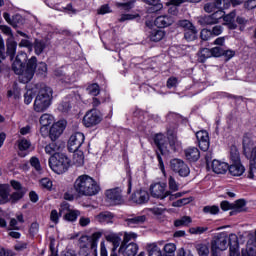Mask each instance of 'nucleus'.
Listing matches in <instances>:
<instances>
[{
  "instance_id": "obj_9",
  "label": "nucleus",
  "mask_w": 256,
  "mask_h": 256,
  "mask_svg": "<svg viewBox=\"0 0 256 256\" xmlns=\"http://www.w3.org/2000/svg\"><path fill=\"white\" fill-rule=\"evenodd\" d=\"M83 143H85V135L81 132H76L70 136L68 141V150L77 151Z\"/></svg>"
},
{
  "instance_id": "obj_61",
  "label": "nucleus",
  "mask_w": 256,
  "mask_h": 256,
  "mask_svg": "<svg viewBox=\"0 0 256 256\" xmlns=\"http://www.w3.org/2000/svg\"><path fill=\"white\" fill-rule=\"evenodd\" d=\"M200 37H201L202 41H209V39H211L213 37V34H212L211 30L203 29L200 32Z\"/></svg>"
},
{
  "instance_id": "obj_18",
  "label": "nucleus",
  "mask_w": 256,
  "mask_h": 256,
  "mask_svg": "<svg viewBox=\"0 0 256 256\" xmlns=\"http://www.w3.org/2000/svg\"><path fill=\"white\" fill-rule=\"evenodd\" d=\"M32 47L36 55H41L45 49L49 47V41L43 39H35Z\"/></svg>"
},
{
  "instance_id": "obj_50",
  "label": "nucleus",
  "mask_w": 256,
  "mask_h": 256,
  "mask_svg": "<svg viewBox=\"0 0 256 256\" xmlns=\"http://www.w3.org/2000/svg\"><path fill=\"white\" fill-rule=\"evenodd\" d=\"M232 205H234L233 209L237 213H241V211H243V207H245V205H247V202H245V199H239L235 203H232Z\"/></svg>"
},
{
  "instance_id": "obj_40",
  "label": "nucleus",
  "mask_w": 256,
  "mask_h": 256,
  "mask_svg": "<svg viewBox=\"0 0 256 256\" xmlns=\"http://www.w3.org/2000/svg\"><path fill=\"white\" fill-rule=\"evenodd\" d=\"M213 57V53H211V49L209 48H202L200 50V61L201 63H205L207 59Z\"/></svg>"
},
{
  "instance_id": "obj_30",
  "label": "nucleus",
  "mask_w": 256,
  "mask_h": 256,
  "mask_svg": "<svg viewBox=\"0 0 256 256\" xmlns=\"http://www.w3.org/2000/svg\"><path fill=\"white\" fill-rule=\"evenodd\" d=\"M106 241L109 243H112L113 248L112 251L116 252L119 245H121V237H119L117 234H108L106 235Z\"/></svg>"
},
{
  "instance_id": "obj_53",
  "label": "nucleus",
  "mask_w": 256,
  "mask_h": 256,
  "mask_svg": "<svg viewBox=\"0 0 256 256\" xmlns=\"http://www.w3.org/2000/svg\"><path fill=\"white\" fill-rule=\"evenodd\" d=\"M251 147H253V142L247 137L243 139V149L244 154L247 155L251 151Z\"/></svg>"
},
{
  "instance_id": "obj_46",
  "label": "nucleus",
  "mask_w": 256,
  "mask_h": 256,
  "mask_svg": "<svg viewBox=\"0 0 256 256\" xmlns=\"http://www.w3.org/2000/svg\"><path fill=\"white\" fill-rule=\"evenodd\" d=\"M168 187L170 190V193L173 192L175 193V191H179V183H177V181H175V178H173V176H170L168 179Z\"/></svg>"
},
{
  "instance_id": "obj_58",
  "label": "nucleus",
  "mask_w": 256,
  "mask_h": 256,
  "mask_svg": "<svg viewBox=\"0 0 256 256\" xmlns=\"http://www.w3.org/2000/svg\"><path fill=\"white\" fill-rule=\"evenodd\" d=\"M40 185L43 187V189H47L48 191H51V188L53 187V182L49 178H42L40 180Z\"/></svg>"
},
{
  "instance_id": "obj_14",
  "label": "nucleus",
  "mask_w": 256,
  "mask_h": 256,
  "mask_svg": "<svg viewBox=\"0 0 256 256\" xmlns=\"http://www.w3.org/2000/svg\"><path fill=\"white\" fill-rule=\"evenodd\" d=\"M63 131H65V125H63V123L58 122L53 124L49 131V137L51 141H57V138L61 137Z\"/></svg>"
},
{
  "instance_id": "obj_64",
  "label": "nucleus",
  "mask_w": 256,
  "mask_h": 256,
  "mask_svg": "<svg viewBox=\"0 0 256 256\" xmlns=\"http://www.w3.org/2000/svg\"><path fill=\"white\" fill-rule=\"evenodd\" d=\"M210 31L212 33V37H219V35H221V33H223V26L216 25Z\"/></svg>"
},
{
  "instance_id": "obj_59",
  "label": "nucleus",
  "mask_w": 256,
  "mask_h": 256,
  "mask_svg": "<svg viewBox=\"0 0 256 256\" xmlns=\"http://www.w3.org/2000/svg\"><path fill=\"white\" fill-rule=\"evenodd\" d=\"M0 31L4 33V35H7L9 39H15L13 36V30H11V27L7 25H0Z\"/></svg>"
},
{
  "instance_id": "obj_44",
  "label": "nucleus",
  "mask_w": 256,
  "mask_h": 256,
  "mask_svg": "<svg viewBox=\"0 0 256 256\" xmlns=\"http://www.w3.org/2000/svg\"><path fill=\"white\" fill-rule=\"evenodd\" d=\"M214 3L216 4L217 9L220 11L229 9V7H231L229 0H214Z\"/></svg>"
},
{
  "instance_id": "obj_29",
  "label": "nucleus",
  "mask_w": 256,
  "mask_h": 256,
  "mask_svg": "<svg viewBox=\"0 0 256 256\" xmlns=\"http://www.w3.org/2000/svg\"><path fill=\"white\" fill-rule=\"evenodd\" d=\"M113 213L111 212H102L95 216L96 221L98 223H113Z\"/></svg>"
},
{
  "instance_id": "obj_4",
  "label": "nucleus",
  "mask_w": 256,
  "mask_h": 256,
  "mask_svg": "<svg viewBox=\"0 0 256 256\" xmlns=\"http://www.w3.org/2000/svg\"><path fill=\"white\" fill-rule=\"evenodd\" d=\"M49 166L58 175L65 173L71 167V159L65 154H58L49 158Z\"/></svg>"
},
{
  "instance_id": "obj_7",
  "label": "nucleus",
  "mask_w": 256,
  "mask_h": 256,
  "mask_svg": "<svg viewBox=\"0 0 256 256\" xmlns=\"http://www.w3.org/2000/svg\"><path fill=\"white\" fill-rule=\"evenodd\" d=\"M170 167L174 173H178L180 177H188L191 170L189 166L181 159H173L170 161Z\"/></svg>"
},
{
  "instance_id": "obj_43",
  "label": "nucleus",
  "mask_w": 256,
  "mask_h": 256,
  "mask_svg": "<svg viewBox=\"0 0 256 256\" xmlns=\"http://www.w3.org/2000/svg\"><path fill=\"white\" fill-rule=\"evenodd\" d=\"M201 25H217L216 18L211 15L204 16L200 19Z\"/></svg>"
},
{
  "instance_id": "obj_26",
  "label": "nucleus",
  "mask_w": 256,
  "mask_h": 256,
  "mask_svg": "<svg viewBox=\"0 0 256 256\" xmlns=\"http://www.w3.org/2000/svg\"><path fill=\"white\" fill-rule=\"evenodd\" d=\"M158 245H163V241L147 245V251L149 253V256H163V254L161 253V248H159Z\"/></svg>"
},
{
  "instance_id": "obj_38",
  "label": "nucleus",
  "mask_w": 256,
  "mask_h": 256,
  "mask_svg": "<svg viewBox=\"0 0 256 256\" xmlns=\"http://www.w3.org/2000/svg\"><path fill=\"white\" fill-rule=\"evenodd\" d=\"M163 251H164L163 256H175V251H177V246H175V244L173 243L165 244Z\"/></svg>"
},
{
  "instance_id": "obj_47",
  "label": "nucleus",
  "mask_w": 256,
  "mask_h": 256,
  "mask_svg": "<svg viewBox=\"0 0 256 256\" xmlns=\"http://www.w3.org/2000/svg\"><path fill=\"white\" fill-rule=\"evenodd\" d=\"M31 147V142L25 138L18 140V149L19 151H27Z\"/></svg>"
},
{
  "instance_id": "obj_27",
  "label": "nucleus",
  "mask_w": 256,
  "mask_h": 256,
  "mask_svg": "<svg viewBox=\"0 0 256 256\" xmlns=\"http://www.w3.org/2000/svg\"><path fill=\"white\" fill-rule=\"evenodd\" d=\"M144 3L151 5V7L148 8V13H157L163 9V3H161V0H144Z\"/></svg>"
},
{
  "instance_id": "obj_28",
  "label": "nucleus",
  "mask_w": 256,
  "mask_h": 256,
  "mask_svg": "<svg viewBox=\"0 0 256 256\" xmlns=\"http://www.w3.org/2000/svg\"><path fill=\"white\" fill-rule=\"evenodd\" d=\"M145 221H147V217L145 215L134 216V217L128 218L126 220L127 225L129 227H137V225H143V223H145Z\"/></svg>"
},
{
  "instance_id": "obj_60",
  "label": "nucleus",
  "mask_w": 256,
  "mask_h": 256,
  "mask_svg": "<svg viewBox=\"0 0 256 256\" xmlns=\"http://www.w3.org/2000/svg\"><path fill=\"white\" fill-rule=\"evenodd\" d=\"M77 217H79V211L73 210V211L68 212L65 215V220L66 221H77Z\"/></svg>"
},
{
  "instance_id": "obj_15",
  "label": "nucleus",
  "mask_w": 256,
  "mask_h": 256,
  "mask_svg": "<svg viewBox=\"0 0 256 256\" xmlns=\"http://www.w3.org/2000/svg\"><path fill=\"white\" fill-rule=\"evenodd\" d=\"M137 251H139V246L133 242L129 244L122 243L119 248V252L125 253L127 256H136Z\"/></svg>"
},
{
  "instance_id": "obj_20",
  "label": "nucleus",
  "mask_w": 256,
  "mask_h": 256,
  "mask_svg": "<svg viewBox=\"0 0 256 256\" xmlns=\"http://www.w3.org/2000/svg\"><path fill=\"white\" fill-rule=\"evenodd\" d=\"M185 157L188 161L195 162L199 161L201 153L199 152V149H197V147H190L185 150Z\"/></svg>"
},
{
  "instance_id": "obj_3",
  "label": "nucleus",
  "mask_w": 256,
  "mask_h": 256,
  "mask_svg": "<svg viewBox=\"0 0 256 256\" xmlns=\"http://www.w3.org/2000/svg\"><path fill=\"white\" fill-rule=\"evenodd\" d=\"M53 99V90L49 86H43L34 100V111L36 113H43L51 107V100Z\"/></svg>"
},
{
  "instance_id": "obj_63",
  "label": "nucleus",
  "mask_w": 256,
  "mask_h": 256,
  "mask_svg": "<svg viewBox=\"0 0 256 256\" xmlns=\"http://www.w3.org/2000/svg\"><path fill=\"white\" fill-rule=\"evenodd\" d=\"M30 164L36 171H41V162H39V158L37 157H32L30 159Z\"/></svg>"
},
{
  "instance_id": "obj_42",
  "label": "nucleus",
  "mask_w": 256,
  "mask_h": 256,
  "mask_svg": "<svg viewBox=\"0 0 256 256\" xmlns=\"http://www.w3.org/2000/svg\"><path fill=\"white\" fill-rule=\"evenodd\" d=\"M196 250L200 256H209V246L207 244H197Z\"/></svg>"
},
{
  "instance_id": "obj_33",
  "label": "nucleus",
  "mask_w": 256,
  "mask_h": 256,
  "mask_svg": "<svg viewBox=\"0 0 256 256\" xmlns=\"http://www.w3.org/2000/svg\"><path fill=\"white\" fill-rule=\"evenodd\" d=\"M150 41H154L155 43L161 41L163 37H165V32L161 29H154L150 32Z\"/></svg>"
},
{
  "instance_id": "obj_11",
  "label": "nucleus",
  "mask_w": 256,
  "mask_h": 256,
  "mask_svg": "<svg viewBox=\"0 0 256 256\" xmlns=\"http://www.w3.org/2000/svg\"><path fill=\"white\" fill-rule=\"evenodd\" d=\"M130 201L132 203H136V205H143L149 201V192L147 190H136L130 197Z\"/></svg>"
},
{
  "instance_id": "obj_1",
  "label": "nucleus",
  "mask_w": 256,
  "mask_h": 256,
  "mask_svg": "<svg viewBox=\"0 0 256 256\" xmlns=\"http://www.w3.org/2000/svg\"><path fill=\"white\" fill-rule=\"evenodd\" d=\"M37 62V58L33 56L27 62V53L20 52L15 61L12 64V70L16 75H19L20 83H29L31 79H33V75H35V63ZM25 63L26 67H25Z\"/></svg>"
},
{
  "instance_id": "obj_22",
  "label": "nucleus",
  "mask_w": 256,
  "mask_h": 256,
  "mask_svg": "<svg viewBox=\"0 0 256 256\" xmlns=\"http://www.w3.org/2000/svg\"><path fill=\"white\" fill-rule=\"evenodd\" d=\"M254 173H256V146L251 150L248 179H255Z\"/></svg>"
},
{
  "instance_id": "obj_35",
  "label": "nucleus",
  "mask_w": 256,
  "mask_h": 256,
  "mask_svg": "<svg viewBox=\"0 0 256 256\" xmlns=\"http://www.w3.org/2000/svg\"><path fill=\"white\" fill-rule=\"evenodd\" d=\"M193 220L190 216H183L174 222L175 227H189Z\"/></svg>"
},
{
  "instance_id": "obj_2",
  "label": "nucleus",
  "mask_w": 256,
  "mask_h": 256,
  "mask_svg": "<svg viewBox=\"0 0 256 256\" xmlns=\"http://www.w3.org/2000/svg\"><path fill=\"white\" fill-rule=\"evenodd\" d=\"M74 189L79 197H93L97 195L101 188L97 181L89 175H80L74 182Z\"/></svg>"
},
{
  "instance_id": "obj_5",
  "label": "nucleus",
  "mask_w": 256,
  "mask_h": 256,
  "mask_svg": "<svg viewBox=\"0 0 256 256\" xmlns=\"http://www.w3.org/2000/svg\"><path fill=\"white\" fill-rule=\"evenodd\" d=\"M227 247H231V244H229V236L227 235V233H218L216 236L213 237L211 241V249L213 255H215L217 251H227Z\"/></svg>"
},
{
  "instance_id": "obj_32",
  "label": "nucleus",
  "mask_w": 256,
  "mask_h": 256,
  "mask_svg": "<svg viewBox=\"0 0 256 256\" xmlns=\"http://www.w3.org/2000/svg\"><path fill=\"white\" fill-rule=\"evenodd\" d=\"M51 123H53V116H51L50 114H43L40 117V125H42L40 131L41 133L43 131H47V127H49V125H51Z\"/></svg>"
},
{
  "instance_id": "obj_16",
  "label": "nucleus",
  "mask_w": 256,
  "mask_h": 256,
  "mask_svg": "<svg viewBox=\"0 0 256 256\" xmlns=\"http://www.w3.org/2000/svg\"><path fill=\"white\" fill-rule=\"evenodd\" d=\"M230 256H239V238L236 234L229 235Z\"/></svg>"
},
{
  "instance_id": "obj_57",
  "label": "nucleus",
  "mask_w": 256,
  "mask_h": 256,
  "mask_svg": "<svg viewBox=\"0 0 256 256\" xmlns=\"http://www.w3.org/2000/svg\"><path fill=\"white\" fill-rule=\"evenodd\" d=\"M134 1H129L126 3H116L117 7H120L121 9H123L124 11H131V9H133V5H134Z\"/></svg>"
},
{
  "instance_id": "obj_54",
  "label": "nucleus",
  "mask_w": 256,
  "mask_h": 256,
  "mask_svg": "<svg viewBox=\"0 0 256 256\" xmlns=\"http://www.w3.org/2000/svg\"><path fill=\"white\" fill-rule=\"evenodd\" d=\"M204 11L205 13H214L215 11H217V5L215 4V2H207L206 4H204Z\"/></svg>"
},
{
  "instance_id": "obj_49",
  "label": "nucleus",
  "mask_w": 256,
  "mask_h": 256,
  "mask_svg": "<svg viewBox=\"0 0 256 256\" xmlns=\"http://www.w3.org/2000/svg\"><path fill=\"white\" fill-rule=\"evenodd\" d=\"M87 91L90 95H93V97H97L99 95L101 89L99 88V85L94 83L88 86Z\"/></svg>"
},
{
  "instance_id": "obj_55",
  "label": "nucleus",
  "mask_w": 256,
  "mask_h": 256,
  "mask_svg": "<svg viewBox=\"0 0 256 256\" xmlns=\"http://www.w3.org/2000/svg\"><path fill=\"white\" fill-rule=\"evenodd\" d=\"M191 203V198H182L172 203V207H183L184 205H189Z\"/></svg>"
},
{
  "instance_id": "obj_17",
  "label": "nucleus",
  "mask_w": 256,
  "mask_h": 256,
  "mask_svg": "<svg viewBox=\"0 0 256 256\" xmlns=\"http://www.w3.org/2000/svg\"><path fill=\"white\" fill-rule=\"evenodd\" d=\"M228 171L233 177H241L245 173V166L241 162H235L228 166Z\"/></svg>"
},
{
  "instance_id": "obj_6",
  "label": "nucleus",
  "mask_w": 256,
  "mask_h": 256,
  "mask_svg": "<svg viewBox=\"0 0 256 256\" xmlns=\"http://www.w3.org/2000/svg\"><path fill=\"white\" fill-rule=\"evenodd\" d=\"M150 195L154 199H160V201H163L164 199H167L169 195H171V191H167V184L157 182V183L151 184Z\"/></svg>"
},
{
  "instance_id": "obj_52",
  "label": "nucleus",
  "mask_w": 256,
  "mask_h": 256,
  "mask_svg": "<svg viewBox=\"0 0 256 256\" xmlns=\"http://www.w3.org/2000/svg\"><path fill=\"white\" fill-rule=\"evenodd\" d=\"M178 26L182 27L184 29V32L188 31L189 29H192L195 27L193 23H191L189 20H180L178 21Z\"/></svg>"
},
{
  "instance_id": "obj_31",
  "label": "nucleus",
  "mask_w": 256,
  "mask_h": 256,
  "mask_svg": "<svg viewBox=\"0 0 256 256\" xmlns=\"http://www.w3.org/2000/svg\"><path fill=\"white\" fill-rule=\"evenodd\" d=\"M242 256H256V242L251 240L247 243L246 249L242 250Z\"/></svg>"
},
{
  "instance_id": "obj_8",
  "label": "nucleus",
  "mask_w": 256,
  "mask_h": 256,
  "mask_svg": "<svg viewBox=\"0 0 256 256\" xmlns=\"http://www.w3.org/2000/svg\"><path fill=\"white\" fill-rule=\"evenodd\" d=\"M105 195L112 205H123L125 203L123 190L119 187L107 190Z\"/></svg>"
},
{
  "instance_id": "obj_56",
  "label": "nucleus",
  "mask_w": 256,
  "mask_h": 256,
  "mask_svg": "<svg viewBox=\"0 0 256 256\" xmlns=\"http://www.w3.org/2000/svg\"><path fill=\"white\" fill-rule=\"evenodd\" d=\"M135 239H137V234L135 232H126L124 234L122 243H125V245H127V243H129V241H133Z\"/></svg>"
},
{
  "instance_id": "obj_10",
  "label": "nucleus",
  "mask_w": 256,
  "mask_h": 256,
  "mask_svg": "<svg viewBox=\"0 0 256 256\" xmlns=\"http://www.w3.org/2000/svg\"><path fill=\"white\" fill-rule=\"evenodd\" d=\"M100 123L101 115H99V112L95 109L88 111L83 118L85 127H95V125H99Z\"/></svg>"
},
{
  "instance_id": "obj_51",
  "label": "nucleus",
  "mask_w": 256,
  "mask_h": 256,
  "mask_svg": "<svg viewBox=\"0 0 256 256\" xmlns=\"http://www.w3.org/2000/svg\"><path fill=\"white\" fill-rule=\"evenodd\" d=\"M230 159L232 163H241V158L239 157V151L237 148H232L230 152Z\"/></svg>"
},
{
  "instance_id": "obj_24",
  "label": "nucleus",
  "mask_w": 256,
  "mask_h": 256,
  "mask_svg": "<svg viewBox=\"0 0 256 256\" xmlns=\"http://www.w3.org/2000/svg\"><path fill=\"white\" fill-rule=\"evenodd\" d=\"M70 153H74L72 158L73 165H76V167H82L85 163V155L83 154V151L76 150L70 151Z\"/></svg>"
},
{
  "instance_id": "obj_45",
  "label": "nucleus",
  "mask_w": 256,
  "mask_h": 256,
  "mask_svg": "<svg viewBox=\"0 0 256 256\" xmlns=\"http://www.w3.org/2000/svg\"><path fill=\"white\" fill-rule=\"evenodd\" d=\"M24 195H25V192L23 190H16V192L10 195L9 201H11V203H17V201L23 199Z\"/></svg>"
},
{
  "instance_id": "obj_21",
  "label": "nucleus",
  "mask_w": 256,
  "mask_h": 256,
  "mask_svg": "<svg viewBox=\"0 0 256 256\" xmlns=\"http://www.w3.org/2000/svg\"><path fill=\"white\" fill-rule=\"evenodd\" d=\"M7 51L6 54L10 56V61H13V57H15V53H17V43L15 38H8L6 41Z\"/></svg>"
},
{
  "instance_id": "obj_13",
  "label": "nucleus",
  "mask_w": 256,
  "mask_h": 256,
  "mask_svg": "<svg viewBox=\"0 0 256 256\" xmlns=\"http://www.w3.org/2000/svg\"><path fill=\"white\" fill-rule=\"evenodd\" d=\"M196 138L198 145L202 151H207L209 149V133L205 130L196 132Z\"/></svg>"
},
{
  "instance_id": "obj_36",
  "label": "nucleus",
  "mask_w": 256,
  "mask_h": 256,
  "mask_svg": "<svg viewBox=\"0 0 256 256\" xmlns=\"http://www.w3.org/2000/svg\"><path fill=\"white\" fill-rule=\"evenodd\" d=\"M184 39H186V41H195V39H197V28L193 26L192 28L186 30L184 32Z\"/></svg>"
},
{
  "instance_id": "obj_37",
  "label": "nucleus",
  "mask_w": 256,
  "mask_h": 256,
  "mask_svg": "<svg viewBox=\"0 0 256 256\" xmlns=\"http://www.w3.org/2000/svg\"><path fill=\"white\" fill-rule=\"evenodd\" d=\"M168 141H169V145H170L171 149H173V151H177V149H179L181 147V142L177 139V136H175L174 134H170L168 136Z\"/></svg>"
},
{
  "instance_id": "obj_25",
  "label": "nucleus",
  "mask_w": 256,
  "mask_h": 256,
  "mask_svg": "<svg viewBox=\"0 0 256 256\" xmlns=\"http://www.w3.org/2000/svg\"><path fill=\"white\" fill-rule=\"evenodd\" d=\"M10 193H11V187H9V185L7 184L0 185V199L2 203H8V201H10V198H11Z\"/></svg>"
},
{
  "instance_id": "obj_23",
  "label": "nucleus",
  "mask_w": 256,
  "mask_h": 256,
  "mask_svg": "<svg viewBox=\"0 0 256 256\" xmlns=\"http://www.w3.org/2000/svg\"><path fill=\"white\" fill-rule=\"evenodd\" d=\"M60 151H61V145H59L55 141L45 146V153L47 155H51V157H56V155H59Z\"/></svg>"
},
{
  "instance_id": "obj_34",
  "label": "nucleus",
  "mask_w": 256,
  "mask_h": 256,
  "mask_svg": "<svg viewBox=\"0 0 256 256\" xmlns=\"http://www.w3.org/2000/svg\"><path fill=\"white\" fill-rule=\"evenodd\" d=\"M154 143L158 147L159 151L163 153V147H165V143H167V139L163 134H157L154 138Z\"/></svg>"
},
{
  "instance_id": "obj_41",
  "label": "nucleus",
  "mask_w": 256,
  "mask_h": 256,
  "mask_svg": "<svg viewBox=\"0 0 256 256\" xmlns=\"http://www.w3.org/2000/svg\"><path fill=\"white\" fill-rule=\"evenodd\" d=\"M103 234L101 232H95L92 234V239H91V249L97 253V243H99V239H101V236Z\"/></svg>"
},
{
  "instance_id": "obj_12",
  "label": "nucleus",
  "mask_w": 256,
  "mask_h": 256,
  "mask_svg": "<svg viewBox=\"0 0 256 256\" xmlns=\"http://www.w3.org/2000/svg\"><path fill=\"white\" fill-rule=\"evenodd\" d=\"M175 23V18L169 14H164L156 17L154 21V25L158 27V29H165V27H171Z\"/></svg>"
},
{
  "instance_id": "obj_39",
  "label": "nucleus",
  "mask_w": 256,
  "mask_h": 256,
  "mask_svg": "<svg viewBox=\"0 0 256 256\" xmlns=\"http://www.w3.org/2000/svg\"><path fill=\"white\" fill-rule=\"evenodd\" d=\"M35 70L38 75H47V64L45 62H40L37 64V61H36L34 72Z\"/></svg>"
},
{
  "instance_id": "obj_48",
  "label": "nucleus",
  "mask_w": 256,
  "mask_h": 256,
  "mask_svg": "<svg viewBox=\"0 0 256 256\" xmlns=\"http://www.w3.org/2000/svg\"><path fill=\"white\" fill-rule=\"evenodd\" d=\"M209 228L208 227H201V226H198V227H191L189 229V233L191 235H203V233H205L206 231H208Z\"/></svg>"
},
{
  "instance_id": "obj_62",
  "label": "nucleus",
  "mask_w": 256,
  "mask_h": 256,
  "mask_svg": "<svg viewBox=\"0 0 256 256\" xmlns=\"http://www.w3.org/2000/svg\"><path fill=\"white\" fill-rule=\"evenodd\" d=\"M203 211L204 213H209L210 215H217V213H219V206H205Z\"/></svg>"
},
{
  "instance_id": "obj_19",
  "label": "nucleus",
  "mask_w": 256,
  "mask_h": 256,
  "mask_svg": "<svg viewBox=\"0 0 256 256\" xmlns=\"http://www.w3.org/2000/svg\"><path fill=\"white\" fill-rule=\"evenodd\" d=\"M228 169H229V164L225 162H221L219 160L212 161V170L214 173H217V175L227 173Z\"/></svg>"
}]
</instances>
